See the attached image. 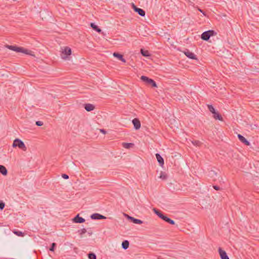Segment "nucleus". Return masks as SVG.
I'll use <instances>...</instances> for the list:
<instances>
[{"instance_id": "nucleus-1", "label": "nucleus", "mask_w": 259, "mask_h": 259, "mask_svg": "<svg viewBox=\"0 0 259 259\" xmlns=\"http://www.w3.org/2000/svg\"><path fill=\"white\" fill-rule=\"evenodd\" d=\"M6 47L9 50L19 53H23L25 54L31 55L32 52L27 49H25L22 47H18L16 46L6 45Z\"/></svg>"}, {"instance_id": "nucleus-2", "label": "nucleus", "mask_w": 259, "mask_h": 259, "mask_svg": "<svg viewBox=\"0 0 259 259\" xmlns=\"http://www.w3.org/2000/svg\"><path fill=\"white\" fill-rule=\"evenodd\" d=\"M153 211L155 214H156L160 218L164 221L165 222L169 223L170 225H175V222L170 218L165 215L161 211L159 210L154 208Z\"/></svg>"}, {"instance_id": "nucleus-3", "label": "nucleus", "mask_w": 259, "mask_h": 259, "mask_svg": "<svg viewBox=\"0 0 259 259\" xmlns=\"http://www.w3.org/2000/svg\"><path fill=\"white\" fill-rule=\"evenodd\" d=\"M217 33L213 30H209L202 33L201 38L202 40L208 41L211 36L216 35Z\"/></svg>"}, {"instance_id": "nucleus-4", "label": "nucleus", "mask_w": 259, "mask_h": 259, "mask_svg": "<svg viewBox=\"0 0 259 259\" xmlns=\"http://www.w3.org/2000/svg\"><path fill=\"white\" fill-rule=\"evenodd\" d=\"M13 147H18L20 149H22V150L26 151L27 150V148L26 146L25 145L24 142L19 139H16L14 140L13 143Z\"/></svg>"}, {"instance_id": "nucleus-5", "label": "nucleus", "mask_w": 259, "mask_h": 259, "mask_svg": "<svg viewBox=\"0 0 259 259\" xmlns=\"http://www.w3.org/2000/svg\"><path fill=\"white\" fill-rule=\"evenodd\" d=\"M141 79L148 85H151L152 87H157L156 82L152 79H151L146 76L142 75L141 77Z\"/></svg>"}, {"instance_id": "nucleus-6", "label": "nucleus", "mask_w": 259, "mask_h": 259, "mask_svg": "<svg viewBox=\"0 0 259 259\" xmlns=\"http://www.w3.org/2000/svg\"><path fill=\"white\" fill-rule=\"evenodd\" d=\"M71 54V50L69 47H65L61 53V57L63 59H66L68 56Z\"/></svg>"}, {"instance_id": "nucleus-7", "label": "nucleus", "mask_w": 259, "mask_h": 259, "mask_svg": "<svg viewBox=\"0 0 259 259\" xmlns=\"http://www.w3.org/2000/svg\"><path fill=\"white\" fill-rule=\"evenodd\" d=\"M124 215L126 217V218L132 222L133 223L136 224H142L143 223V221L141 220L136 219L133 217L130 216L128 214H124Z\"/></svg>"}, {"instance_id": "nucleus-8", "label": "nucleus", "mask_w": 259, "mask_h": 259, "mask_svg": "<svg viewBox=\"0 0 259 259\" xmlns=\"http://www.w3.org/2000/svg\"><path fill=\"white\" fill-rule=\"evenodd\" d=\"M184 53L188 58H189L190 59H193V60L197 59V57H196V55L193 53L191 52L188 49H186L184 51Z\"/></svg>"}, {"instance_id": "nucleus-9", "label": "nucleus", "mask_w": 259, "mask_h": 259, "mask_svg": "<svg viewBox=\"0 0 259 259\" xmlns=\"http://www.w3.org/2000/svg\"><path fill=\"white\" fill-rule=\"evenodd\" d=\"M133 8L140 16L142 17H144L145 16V12L142 9L137 7L134 4H133Z\"/></svg>"}, {"instance_id": "nucleus-10", "label": "nucleus", "mask_w": 259, "mask_h": 259, "mask_svg": "<svg viewBox=\"0 0 259 259\" xmlns=\"http://www.w3.org/2000/svg\"><path fill=\"white\" fill-rule=\"evenodd\" d=\"M218 251L221 259H229L226 252L221 247L219 248Z\"/></svg>"}, {"instance_id": "nucleus-11", "label": "nucleus", "mask_w": 259, "mask_h": 259, "mask_svg": "<svg viewBox=\"0 0 259 259\" xmlns=\"http://www.w3.org/2000/svg\"><path fill=\"white\" fill-rule=\"evenodd\" d=\"M132 123L134 124V128L137 130L141 127V122L138 118H135L133 119Z\"/></svg>"}, {"instance_id": "nucleus-12", "label": "nucleus", "mask_w": 259, "mask_h": 259, "mask_svg": "<svg viewBox=\"0 0 259 259\" xmlns=\"http://www.w3.org/2000/svg\"><path fill=\"white\" fill-rule=\"evenodd\" d=\"M73 222L75 223H83L85 222V219L79 216V214H77L73 219Z\"/></svg>"}, {"instance_id": "nucleus-13", "label": "nucleus", "mask_w": 259, "mask_h": 259, "mask_svg": "<svg viewBox=\"0 0 259 259\" xmlns=\"http://www.w3.org/2000/svg\"><path fill=\"white\" fill-rule=\"evenodd\" d=\"M91 218L93 220H102L106 219L105 216L97 213L92 214Z\"/></svg>"}, {"instance_id": "nucleus-14", "label": "nucleus", "mask_w": 259, "mask_h": 259, "mask_svg": "<svg viewBox=\"0 0 259 259\" xmlns=\"http://www.w3.org/2000/svg\"><path fill=\"white\" fill-rule=\"evenodd\" d=\"M237 136H238V138L239 140L242 143H243L244 145H245L246 146L250 145L249 142L246 139H245L243 136H242L240 134H238Z\"/></svg>"}, {"instance_id": "nucleus-15", "label": "nucleus", "mask_w": 259, "mask_h": 259, "mask_svg": "<svg viewBox=\"0 0 259 259\" xmlns=\"http://www.w3.org/2000/svg\"><path fill=\"white\" fill-rule=\"evenodd\" d=\"M84 109L88 112L94 110L95 108V106L92 104H84Z\"/></svg>"}, {"instance_id": "nucleus-16", "label": "nucleus", "mask_w": 259, "mask_h": 259, "mask_svg": "<svg viewBox=\"0 0 259 259\" xmlns=\"http://www.w3.org/2000/svg\"><path fill=\"white\" fill-rule=\"evenodd\" d=\"M156 158L161 166H162L164 164V159L159 153L155 154Z\"/></svg>"}, {"instance_id": "nucleus-17", "label": "nucleus", "mask_w": 259, "mask_h": 259, "mask_svg": "<svg viewBox=\"0 0 259 259\" xmlns=\"http://www.w3.org/2000/svg\"><path fill=\"white\" fill-rule=\"evenodd\" d=\"M113 56L118 58L119 60L121 61L122 62L125 63L126 62V60L125 59L123 58L122 55H121L118 53H116V52L114 53Z\"/></svg>"}, {"instance_id": "nucleus-18", "label": "nucleus", "mask_w": 259, "mask_h": 259, "mask_svg": "<svg viewBox=\"0 0 259 259\" xmlns=\"http://www.w3.org/2000/svg\"><path fill=\"white\" fill-rule=\"evenodd\" d=\"M90 25H91V27L92 28V29L93 30L96 31L97 32H98L99 33H100L102 32V30L97 25H96L94 23H91Z\"/></svg>"}, {"instance_id": "nucleus-19", "label": "nucleus", "mask_w": 259, "mask_h": 259, "mask_svg": "<svg viewBox=\"0 0 259 259\" xmlns=\"http://www.w3.org/2000/svg\"><path fill=\"white\" fill-rule=\"evenodd\" d=\"M0 172L4 176H6L8 174V170L5 166L0 165Z\"/></svg>"}, {"instance_id": "nucleus-20", "label": "nucleus", "mask_w": 259, "mask_h": 259, "mask_svg": "<svg viewBox=\"0 0 259 259\" xmlns=\"http://www.w3.org/2000/svg\"><path fill=\"white\" fill-rule=\"evenodd\" d=\"M213 117L215 119H218L219 120L222 121L223 120V117H222L221 115L219 114L218 112H215L214 114H213Z\"/></svg>"}, {"instance_id": "nucleus-21", "label": "nucleus", "mask_w": 259, "mask_h": 259, "mask_svg": "<svg viewBox=\"0 0 259 259\" xmlns=\"http://www.w3.org/2000/svg\"><path fill=\"white\" fill-rule=\"evenodd\" d=\"M123 249H126L129 246V242L127 240H124L121 244Z\"/></svg>"}, {"instance_id": "nucleus-22", "label": "nucleus", "mask_w": 259, "mask_h": 259, "mask_svg": "<svg viewBox=\"0 0 259 259\" xmlns=\"http://www.w3.org/2000/svg\"><path fill=\"white\" fill-rule=\"evenodd\" d=\"M141 54L144 57H149L150 56V53L148 51H145L143 49H141L140 50Z\"/></svg>"}, {"instance_id": "nucleus-23", "label": "nucleus", "mask_w": 259, "mask_h": 259, "mask_svg": "<svg viewBox=\"0 0 259 259\" xmlns=\"http://www.w3.org/2000/svg\"><path fill=\"white\" fill-rule=\"evenodd\" d=\"M13 233L18 236L23 237L24 235V233L18 230H14Z\"/></svg>"}, {"instance_id": "nucleus-24", "label": "nucleus", "mask_w": 259, "mask_h": 259, "mask_svg": "<svg viewBox=\"0 0 259 259\" xmlns=\"http://www.w3.org/2000/svg\"><path fill=\"white\" fill-rule=\"evenodd\" d=\"M89 259H97V256L95 253L90 252L88 254Z\"/></svg>"}, {"instance_id": "nucleus-25", "label": "nucleus", "mask_w": 259, "mask_h": 259, "mask_svg": "<svg viewBox=\"0 0 259 259\" xmlns=\"http://www.w3.org/2000/svg\"><path fill=\"white\" fill-rule=\"evenodd\" d=\"M122 145H123V147L124 148H126V149H129V148H130L131 147H132L134 145V144H133V143H122Z\"/></svg>"}, {"instance_id": "nucleus-26", "label": "nucleus", "mask_w": 259, "mask_h": 259, "mask_svg": "<svg viewBox=\"0 0 259 259\" xmlns=\"http://www.w3.org/2000/svg\"><path fill=\"white\" fill-rule=\"evenodd\" d=\"M167 175L165 172L162 171L161 172L159 178H160L162 180H165L167 179Z\"/></svg>"}, {"instance_id": "nucleus-27", "label": "nucleus", "mask_w": 259, "mask_h": 259, "mask_svg": "<svg viewBox=\"0 0 259 259\" xmlns=\"http://www.w3.org/2000/svg\"><path fill=\"white\" fill-rule=\"evenodd\" d=\"M208 108L210 112H211L212 114H214L216 111L214 107L211 105H208Z\"/></svg>"}, {"instance_id": "nucleus-28", "label": "nucleus", "mask_w": 259, "mask_h": 259, "mask_svg": "<svg viewBox=\"0 0 259 259\" xmlns=\"http://www.w3.org/2000/svg\"><path fill=\"white\" fill-rule=\"evenodd\" d=\"M192 144L196 146H200L201 145V142L198 140H194L192 141Z\"/></svg>"}, {"instance_id": "nucleus-29", "label": "nucleus", "mask_w": 259, "mask_h": 259, "mask_svg": "<svg viewBox=\"0 0 259 259\" xmlns=\"http://www.w3.org/2000/svg\"><path fill=\"white\" fill-rule=\"evenodd\" d=\"M86 232H87V230L84 228H83L80 230H78L77 231V233L81 236H82L83 234H84Z\"/></svg>"}, {"instance_id": "nucleus-30", "label": "nucleus", "mask_w": 259, "mask_h": 259, "mask_svg": "<svg viewBox=\"0 0 259 259\" xmlns=\"http://www.w3.org/2000/svg\"><path fill=\"white\" fill-rule=\"evenodd\" d=\"M56 246V243H53L51 244V247L50 248V250L51 251H54Z\"/></svg>"}, {"instance_id": "nucleus-31", "label": "nucleus", "mask_w": 259, "mask_h": 259, "mask_svg": "<svg viewBox=\"0 0 259 259\" xmlns=\"http://www.w3.org/2000/svg\"><path fill=\"white\" fill-rule=\"evenodd\" d=\"M5 206V203L3 201H0V210H2Z\"/></svg>"}, {"instance_id": "nucleus-32", "label": "nucleus", "mask_w": 259, "mask_h": 259, "mask_svg": "<svg viewBox=\"0 0 259 259\" xmlns=\"http://www.w3.org/2000/svg\"><path fill=\"white\" fill-rule=\"evenodd\" d=\"M35 124L37 126H41L43 125V122L41 121H36Z\"/></svg>"}, {"instance_id": "nucleus-33", "label": "nucleus", "mask_w": 259, "mask_h": 259, "mask_svg": "<svg viewBox=\"0 0 259 259\" xmlns=\"http://www.w3.org/2000/svg\"><path fill=\"white\" fill-rule=\"evenodd\" d=\"M62 177L64 179H69V176L67 174H62Z\"/></svg>"}, {"instance_id": "nucleus-34", "label": "nucleus", "mask_w": 259, "mask_h": 259, "mask_svg": "<svg viewBox=\"0 0 259 259\" xmlns=\"http://www.w3.org/2000/svg\"><path fill=\"white\" fill-rule=\"evenodd\" d=\"M213 188L216 190H220V188L218 186H216V185H213Z\"/></svg>"}, {"instance_id": "nucleus-35", "label": "nucleus", "mask_w": 259, "mask_h": 259, "mask_svg": "<svg viewBox=\"0 0 259 259\" xmlns=\"http://www.w3.org/2000/svg\"><path fill=\"white\" fill-rule=\"evenodd\" d=\"M198 10H199V12H200L201 13H202L204 16H205V15H206V14H205V12H204L202 10H201V9H199H199H198Z\"/></svg>"}, {"instance_id": "nucleus-36", "label": "nucleus", "mask_w": 259, "mask_h": 259, "mask_svg": "<svg viewBox=\"0 0 259 259\" xmlns=\"http://www.w3.org/2000/svg\"><path fill=\"white\" fill-rule=\"evenodd\" d=\"M100 131H101V132H102L103 134H105L106 133V131L104 129H101Z\"/></svg>"}, {"instance_id": "nucleus-37", "label": "nucleus", "mask_w": 259, "mask_h": 259, "mask_svg": "<svg viewBox=\"0 0 259 259\" xmlns=\"http://www.w3.org/2000/svg\"><path fill=\"white\" fill-rule=\"evenodd\" d=\"M254 126H255V127L256 126L255 124H254V126H253V127H252V129H253V128H254Z\"/></svg>"}, {"instance_id": "nucleus-38", "label": "nucleus", "mask_w": 259, "mask_h": 259, "mask_svg": "<svg viewBox=\"0 0 259 259\" xmlns=\"http://www.w3.org/2000/svg\"><path fill=\"white\" fill-rule=\"evenodd\" d=\"M254 126H255V127L256 126L255 124H254V126H253V127H252V129H253V128H254Z\"/></svg>"}, {"instance_id": "nucleus-39", "label": "nucleus", "mask_w": 259, "mask_h": 259, "mask_svg": "<svg viewBox=\"0 0 259 259\" xmlns=\"http://www.w3.org/2000/svg\"><path fill=\"white\" fill-rule=\"evenodd\" d=\"M88 234H89L90 236L92 235V233H88Z\"/></svg>"}]
</instances>
